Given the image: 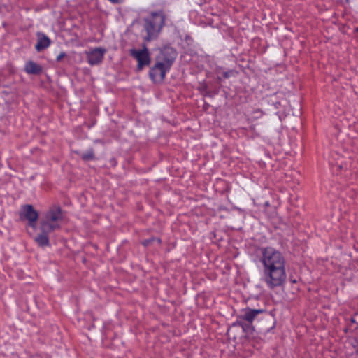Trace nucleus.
I'll use <instances>...</instances> for the list:
<instances>
[{
	"mask_svg": "<svg viewBox=\"0 0 358 358\" xmlns=\"http://www.w3.org/2000/svg\"><path fill=\"white\" fill-rule=\"evenodd\" d=\"M263 310L260 309H246L244 311V314L243 315V318L248 321V322H252L255 318L259 313H262Z\"/></svg>",
	"mask_w": 358,
	"mask_h": 358,
	"instance_id": "10",
	"label": "nucleus"
},
{
	"mask_svg": "<svg viewBox=\"0 0 358 358\" xmlns=\"http://www.w3.org/2000/svg\"><path fill=\"white\" fill-rule=\"evenodd\" d=\"M357 353H358V349H357Z\"/></svg>",
	"mask_w": 358,
	"mask_h": 358,
	"instance_id": "15",
	"label": "nucleus"
},
{
	"mask_svg": "<svg viewBox=\"0 0 358 358\" xmlns=\"http://www.w3.org/2000/svg\"><path fill=\"white\" fill-rule=\"evenodd\" d=\"M357 31H358V27L357 28Z\"/></svg>",
	"mask_w": 358,
	"mask_h": 358,
	"instance_id": "14",
	"label": "nucleus"
},
{
	"mask_svg": "<svg viewBox=\"0 0 358 358\" xmlns=\"http://www.w3.org/2000/svg\"><path fill=\"white\" fill-rule=\"evenodd\" d=\"M174 60V57H166L162 54L157 59L155 66L150 71V76L155 83L162 82L166 73L169 71Z\"/></svg>",
	"mask_w": 358,
	"mask_h": 358,
	"instance_id": "4",
	"label": "nucleus"
},
{
	"mask_svg": "<svg viewBox=\"0 0 358 358\" xmlns=\"http://www.w3.org/2000/svg\"><path fill=\"white\" fill-rule=\"evenodd\" d=\"M62 218L63 216L59 207L51 208L41 221L42 232L50 233L59 228Z\"/></svg>",
	"mask_w": 358,
	"mask_h": 358,
	"instance_id": "3",
	"label": "nucleus"
},
{
	"mask_svg": "<svg viewBox=\"0 0 358 358\" xmlns=\"http://www.w3.org/2000/svg\"><path fill=\"white\" fill-rule=\"evenodd\" d=\"M81 157L84 160H90L94 158V153L92 150H88L87 152L83 153Z\"/></svg>",
	"mask_w": 358,
	"mask_h": 358,
	"instance_id": "12",
	"label": "nucleus"
},
{
	"mask_svg": "<svg viewBox=\"0 0 358 358\" xmlns=\"http://www.w3.org/2000/svg\"><path fill=\"white\" fill-rule=\"evenodd\" d=\"M131 55L138 62V70H141L143 66H148L150 64V55L148 48L144 46L142 50H131Z\"/></svg>",
	"mask_w": 358,
	"mask_h": 358,
	"instance_id": "6",
	"label": "nucleus"
},
{
	"mask_svg": "<svg viewBox=\"0 0 358 358\" xmlns=\"http://www.w3.org/2000/svg\"><path fill=\"white\" fill-rule=\"evenodd\" d=\"M24 71L29 74H38L41 72L42 68L33 61H28L25 64Z\"/></svg>",
	"mask_w": 358,
	"mask_h": 358,
	"instance_id": "9",
	"label": "nucleus"
},
{
	"mask_svg": "<svg viewBox=\"0 0 358 358\" xmlns=\"http://www.w3.org/2000/svg\"><path fill=\"white\" fill-rule=\"evenodd\" d=\"M48 233L43 232L41 234L38 235L35 238L36 242L40 246H47L49 245V239L47 235Z\"/></svg>",
	"mask_w": 358,
	"mask_h": 358,
	"instance_id": "11",
	"label": "nucleus"
},
{
	"mask_svg": "<svg viewBox=\"0 0 358 358\" xmlns=\"http://www.w3.org/2000/svg\"><path fill=\"white\" fill-rule=\"evenodd\" d=\"M37 38L38 41L35 45V48L38 52L47 48L51 43L50 39L44 34L38 33Z\"/></svg>",
	"mask_w": 358,
	"mask_h": 358,
	"instance_id": "8",
	"label": "nucleus"
},
{
	"mask_svg": "<svg viewBox=\"0 0 358 358\" xmlns=\"http://www.w3.org/2000/svg\"><path fill=\"white\" fill-rule=\"evenodd\" d=\"M20 219L28 221V226L34 230L36 227V221L38 218V212L34 209L31 205H25L22 206L20 213Z\"/></svg>",
	"mask_w": 358,
	"mask_h": 358,
	"instance_id": "5",
	"label": "nucleus"
},
{
	"mask_svg": "<svg viewBox=\"0 0 358 358\" xmlns=\"http://www.w3.org/2000/svg\"><path fill=\"white\" fill-rule=\"evenodd\" d=\"M66 54L64 52H61L57 57V61H60L63 57H64Z\"/></svg>",
	"mask_w": 358,
	"mask_h": 358,
	"instance_id": "13",
	"label": "nucleus"
},
{
	"mask_svg": "<svg viewBox=\"0 0 358 358\" xmlns=\"http://www.w3.org/2000/svg\"><path fill=\"white\" fill-rule=\"evenodd\" d=\"M259 262L262 266V280L270 289L284 284L287 278L285 258L282 253L273 247L260 249Z\"/></svg>",
	"mask_w": 358,
	"mask_h": 358,
	"instance_id": "1",
	"label": "nucleus"
},
{
	"mask_svg": "<svg viewBox=\"0 0 358 358\" xmlns=\"http://www.w3.org/2000/svg\"><path fill=\"white\" fill-rule=\"evenodd\" d=\"M144 29L147 32L145 41L156 38L161 31L165 22V15L162 10L152 12L144 18Z\"/></svg>",
	"mask_w": 358,
	"mask_h": 358,
	"instance_id": "2",
	"label": "nucleus"
},
{
	"mask_svg": "<svg viewBox=\"0 0 358 358\" xmlns=\"http://www.w3.org/2000/svg\"><path fill=\"white\" fill-rule=\"evenodd\" d=\"M106 50L103 48H96L86 52L87 62L90 65L100 64L103 58Z\"/></svg>",
	"mask_w": 358,
	"mask_h": 358,
	"instance_id": "7",
	"label": "nucleus"
}]
</instances>
